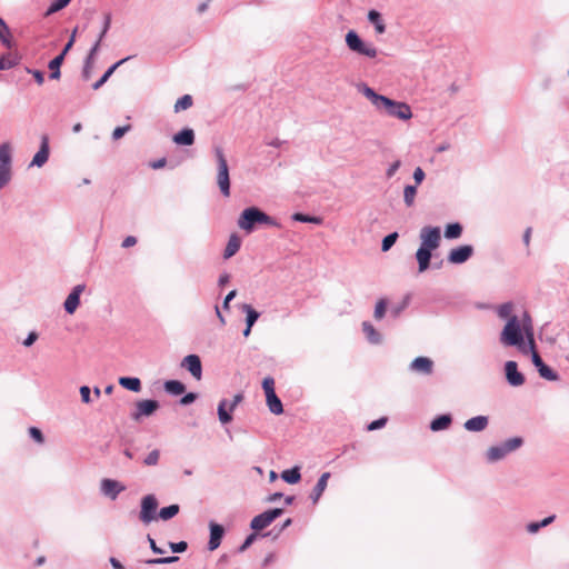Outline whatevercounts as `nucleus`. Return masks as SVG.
Wrapping results in <instances>:
<instances>
[{
    "label": "nucleus",
    "instance_id": "e433bc0d",
    "mask_svg": "<svg viewBox=\"0 0 569 569\" xmlns=\"http://www.w3.org/2000/svg\"><path fill=\"white\" fill-rule=\"evenodd\" d=\"M462 233V227L460 223H450L445 230V237L448 239H457Z\"/></svg>",
    "mask_w": 569,
    "mask_h": 569
},
{
    "label": "nucleus",
    "instance_id": "ddd939ff",
    "mask_svg": "<svg viewBox=\"0 0 569 569\" xmlns=\"http://www.w3.org/2000/svg\"><path fill=\"white\" fill-rule=\"evenodd\" d=\"M84 284H77L69 293L64 301V310L69 315H73L80 303V295L84 291Z\"/></svg>",
    "mask_w": 569,
    "mask_h": 569
},
{
    "label": "nucleus",
    "instance_id": "8fccbe9b",
    "mask_svg": "<svg viewBox=\"0 0 569 569\" xmlns=\"http://www.w3.org/2000/svg\"><path fill=\"white\" fill-rule=\"evenodd\" d=\"M11 178V168L0 166V189L4 187Z\"/></svg>",
    "mask_w": 569,
    "mask_h": 569
},
{
    "label": "nucleus",
    "instance_id": "052dcab7",
    "mask_svg": "<svg viewBox=\"0 0 569 569\" xmlns=\"http://www.w3.org/2000/svg\"><path fill=\"white\" fill-rule=\"evenodd\" d=\"M413 179H415L416 186H419L423 181L425 172L420 167L416 168V170L413 172Z\"/></svg>",
    "mask_w": 569,
    "mask_h": 569
},
{
    "label": "nucleus",
    "instance_id": "f03ea898",
    "mask_svg": "<svg viewBox=\"0 0 569 569\" xmlns=\"http://www.w3.org/2000/svg\"><path fill=\"white\" fill-rule=\"evenodd\" d=\"M361 92L377 109L385 110L391 117L401 120H409L412 117L411 109L406 102L395 101L385 96L378 94L367 86L362 87Z\"/></svg>",
    "mask_w": 569,
    "mask_h": 569
},
{
    "label": "nucleus",
    "instance_id": "4c0bfd02",
    "mask_svg": "<svg viewBox=\"0 0 569 569\" xmlns=\"http://www.w3.org/2000/svg\"><path fill=\"white\" fill-rule=\"evenodd\" d=\"M193 103L192 97L190 94H184L177 100L174 103V111L179 112L182 110L189 109Z\"/></svg>",
    "mask_w": 569,
    "mask_h": 569
},
{
    "label": "nucleus",
    "instance_id": "a211bd4d",
    "mask_svg": "<svg viewBox=\"0 0 569 569\" xmlns=\"http://www.w3.org/2000/svg\"><path fill=\"white\" fill-rule=\"evenodd\" d=\"M49 158V139L47 136H43L41 139V146L39 151L34 154L31 164L37 167H42Z\"/></svg>",
    "mask_w": 569,
    "mask_h": 569
},
{
    "label": "nucleus",
    "instance_id": "412c9836",
    "mask_svg": "<svg viewBox=\"0 0 569 569\" xmlns=\"http://www.w3.org/2000/svg\"><path fill=\"white\" fill-rule=\"evenodd\" d=\"M329 478H330V473L329 472L322 473L321 477L319 478L317 485L315 486V488H313V490H312V492L310 495V498H311L313 503L318 502V500L320 499L321 495L326 490Z\"/></svg>",
    "mask_w": 569,
    "mask_h": 569
},
{
    "label": "nucleus",
    "instance_id": "f704fd0d",
    "mask_svg": "<svg viewBox=\"0 0 569 569\" xmlns=\"http://www.w3.org/2000/svg\"><path fill=\"white\" fill-rule=\"evenodd\" d=\"M228 402L227 400H221L218 406V416L221 423L226 425L232 420V416L227 411Z\"/></svg>",
    "mask_w": 569,
    "mask_h": 569
},
{
    "label": "nucleus",
    "instance_id": "72a5a7b5",
    "mask_svg": "<svg viewBox=\"0 0 569 569\" xmlns=\"http://www.w3.org/2000/svg\"><path fill=\"white\" fill-rule=\"evenodd\" d=\"M63 62L62 56H57L54 59H52L49 63V68L51 70L50 78L58 80L61 76L60 73V66Z\"/></svg>",
    "mask_w": 569,
    "mask_h": 569
},
{
    "label": "nucleus",
    "instance_id": "b1692460",
    "mask_svg": "<svg viewBox=\"0 0 569 569\" xmlns=\"http://www.w3.org/2000/svg\"><path fill=\"white\" fill-rule=\"evenodd\" d=\"M163 387L168 393L173 396H180L186 391V386L179 380H168Z\"/></svg>",
    "mask_w": 569,
    "mask_h": 569
},
{
    "label": "nucleus",
    "instance_id": "49530a36",
    "mask_svg": "<svg viewBox=\"0 0 569 569\" xmlns=\"http://www.w3.org/2000/svg\"><path fill=\"white\" fill-rule=\"evenodd\" d=\"M513 306L511 303H503L498 309V315L502 319H510L512 316Z\"/></svg>",
    "mask_w": 569,
    "mask_h": 569
},
{
    "label": "nucleus",
    "instance_id": "6e6552de",
    "mask_svg": "<svg viewBox=\"0 0 569 569\" xmlns=\"http://www.w3.org/2000/svg\"><path fill=\"white\" fill-rule=\"evenodd\" d=\"M158 508V501L153 495H147L141 500V510L139 518L144 523L148 525L151 521L156 520V511Z\"/></svg>",
    "mask_w": 569,
    "mask_h": 569
},
{
    "label": "nucleus",
    "instance_id": "338daca9",
    "mask_svg": "<svg viewBox=\"0 0 569 569\" xmlns=\"http://www.w3.org/2000/svg\"><path fill=\"white\" fill-rule=\"evenodd\" d=\"M243 400V395L240 392V393H237L233 398V401L229 405V410L230 411H233L234 408Z\"/></svg>",
    "mask_w": 569,
    "mask_h": 569
},
{
    "label": "nucleus",
    "instance_id": "0eeeda50",
    "mask_svg": "<svg viewBox=\"0 0 569 569\" xmlns=\"http://www.w3.org/2000/svg\"><path fill=\"white\" fill-rule=\"evenodd\" d=\"M262 389L266 395V402L269 410L273 415H281L283 412V407L281 400L278 398L274 391V379L272 377H266L262 380Z\"/></svg>",
    "mask_w": 569,
    "mask_h": 569
},
{
    "label": "nucleus",
    "instance_id": "473e14b6",
    "mask_svg": "<svg viewBox=\"0 0 569 569\" xmlns=\"http://www.w3.org/2000/svg\"><path fill=\"white\" fill-rule=\"evenodd\" d=\"M282 479L288 483H297L301 476L298 467H295L292 469L284 470L281 473Z\"/></svg>",
    "mask_w": 569,
    "mask_h": 569
},
{
    "label": "nucleus",
    "instance_id": "9d476101",
    "mask_svg": "<svg viewBox=\"0 0 569 569\" xmlns=\"http://www.w3.org/2000/svg\"><path fill=\"white\" fill-rule=\"evenodd\" d=\"M527 319H528V322L527 321L523 322V330H525V333H526V337H527L528 343H529V346L527 348H528V351L530 350L532 353L533 365L537 367V369H539L540 367H542L545 365V362L542 361L541 357L539 356V353L536 350L531 319H530V317H527Z\"/></svg>",
    "mask_w": 569,
    "mask_h": 569
},
{
    "label": "nucleus",
    "instance_id": "e2e57ef3",
    "mask_svg": "<svg viewBox=\"0 0 569 569\" xmlns=\"http://www.w3.org/2000/svg\"><path fill=\"white\" fill-rule=\"evenodd\" d=\"M196 398H197L196 393L189 392L181 398L180 403L183 406H187V405L193 402L196 400Z\"/></svg>",
    "mask_w": 569,
    "mask_h": 569
},
{
    "label": "nucleus",
    "instance_id": "39448f33",
    "mask_svg": "<svg viewBox=\"0 0 569 569\" xmlns=\"http://www.w3.org/2000/svg\"><path fill=\"white\" fill-rule=\"evenodd\" d=\"M217 162H218V173H217V183L224 197L230 196V177H229V167L227 159L223 154L221 148L217 147L214 149Z\"/></svg>",
    "mask_w": 569,
    "mask_h": 569
},
{
    "label": "nucleus",
    "instance_id": "864d4df0",
    "mask_svg": "<svg viewBox=\"0 0 569 569\" xmlns=\"http://www.w3.org/2000/svg\"><path fill=\"white\" fill-rule=\"evenodd\" d=\"M160 452L159 450H152L147 458L144 459V463L147 466H156L159 461Z\"/></svg>",
    "mask_w": 569,
    "mask_h": 569
},
{
    "label": "nucleus",
    "instance_id": "2f4dec72",
    "mask_svg": "<svg viewBox=\"0 0 569 569\" xmlns=\"http://www.w3.org/2000/svg\"><path fill=\"white\" fill-rule=\"evenodd\" d=\"M11 147L9 143L0 144V166H6V168H11Z\"/></svg>",
    "mask_w": 569,
    "mask_h": 569
},
{
    "label": "nucleus",
    "instance_id": "9b49d317",
    "mask_svg": "<svg viewBox=\"0 0 569 569\" xmlns=\"http://www.w3.org/2000/svg\"><path fill=\"white\" fill-rule=\"evenodd\" d=\"M181 367L187 369L196 380H200L202 377V366L199 356L189 355L183 358Z\"/></svg>",
    "mask_w": 569,
    "mask_h": 569
},
{
    "label": "nucleus",
    "instance_id": "aec40b11",
    "mask_svg": "<svg viewBox=\"0 0 569 569\" xmlns=\"http://www.w3.org/2000/svg\"><path fill=\"white\" fill-rule=\"evenodd\" d=\"M172 140L179 146H191L194 142V132L190 128L182 129L173 136Z\"/></svg>",
    "mask_w": 569,
    "mask_h": 569
},
{
    "label": "nucleus",
    "instance_id": "c9c22d12",
    "mask_svg": "<svg viewBox=\"0 0 569 569\" xmlns=\"http://www.w3.org/2000/svg\"><path fill=\"white\" fill-rule=\"evenodd\" d=\"M242 310L246 312V322L249 325V328H252L254 322L259 318V312L256 311L250 305H243Z\"/></svg>",
    "mask_w": 569,
    "mask_h": 569
},
{
    "label": "nucleus",
    "instance_id": "393cba45",
    "mask_svg": "<svg viewBox=\"0 0 569 569\" xmlns=\"http://www.w3.org/2000/svg\"><path fill=\"white\" fill-rule=\"evenodd\" d=\"M451 425V417L449 415H442L431 421L430 428L432 431H440L448 429Z\"/></svg>",
    "mask_w": 569,
    "mask_h": 569
},
{
    "label": "nucleus",
    "instance_id": "7ed1b4c3",
    "mask_svg": "<svg viewBox=\"0 0 569 569\" xmlns=\"http://www.w3.org/2000/svg\"><path fill=\"white\" fill-rule=\"evenodd\" d=\"M527 317H529V315L525 313L521 321L518 317H511L507 321L500 336V341L505 346H516L522 353H528V348L523 341V335L526 336L523 322H528Z\"/></svg>",
    "mask_w": 569,
    "mask_h": 569
},
{
    "label": "nucleus",
    "instance_id": "680f3d73",
    "mask_svg": "<svg viewBox=\"0 0 569 569\" xmlns=\"http://www.w3.org/2000/svg\"><path fill=\"white\" fill-rule=\"evenodd\" d=\"M28 72L33 76V78H34V80L37 81L38 84H42L43 83L44 76H43V73L41 71L28 69Z\"/></svg>",
    "mask_w": 569,
    "mask_h": 569
},
{
    "label": "nucleus",
    "instance_id": "4d7b16f0",
    "mask_svg": "<svg viewBox=\"0 0 569 569\" xmlns=\"http://www.w3.org/2000/svg\"><path fill=\"white\" fill-rule=\"evenodd\" d=\"M169 547L173 552H183L187 550L188 543L186 541L170 542Z\"/></svg>",
    "mask_w": 569,
    "mask_h": 569
},
{
    "label": "nucleus",
    "instance_id": "de8ad7c7",
    "mask_svg": "<svg viewBox=\"0 0 569 569\" xmlns=\"http://www.w3.org/2000/svg\"><path fill=\"white\" fill-rule=\"evenodd\" d=\"M386 309H387V301L385 299H380L377 305H376V308H375V318L377 320H380L385 317V313H386Z\"/></svg>",
    "mask_w": 569,
    "mask_h": 569
},
{
    "label": "nucleus",
    "instance_id": "0e129e2a",
    "mask_svg": "<svg viewBox=\"0 0 569 569\" xmlns=\"http://www.w3.org/2000/svg\"><path fill=\"white\" fill-rule=\"evenodd\" d=\"M401 166V162L400 160H396L390 167L389 169L387 170V177L388 178H391L396 172L397 170L400 168Z\"/></svg>",
    "mask_w": 569,
    "mask_h": 569
},
{
    "label": "nucleus",
    "instance_id": "13d9d810",
    "mask_svg": "<svg viewBox=\"0 0 569 569\" xmlns=\"http://www.w3.org/2000/svg\"><path fill=\"white\" fill-rule=\"evenodd\" d=\"M386 423H387V418H380V419H378V420L372 421V422L368 426V430H369V431L377 430V429H379V428H382Z\"/></svg>",
    "mask_w": 569,
    "mask_h": 569
},
{
    "label": "nucleus",
    "instance_id": "4be33fe9",
    "mask_svg": "<svg viewBox=\"0 0 569 569\" xmlns=\"http://www.w3.org/2000/svg\"><path fill=\"white\" fill-rule=\"evenodd\" d=\"M488 418L485 416L473 417L465 422V428L468 431H482L488 426Z\"/></svg>",
    "mask_w": 569,
    "mask_h": 569
},
{
    "label": "nucleus",
    "instance_id": "dca6fc26",
    "mask_svg": "<svg viewBox=\"0 0 569 569\" xmlns=\"http://www.w3.org/2000/svg\"><path fill=\"white\" fill-rule=\"evenodd\" d=\"M410 369L422 375H431L433 371V361L427 357H418L410 363Z\"/></svg>",
    "mask_w": 569,
    "mask_h": 569
},
{
    "label": "nucleus",
    "instance_id": "37998d69",
    "mask_svg": "<svg viewBox=\"0 0 569 569\" xmlns=\"http://www.w3.org/2000/svg\"><path fill=\"white\" fill-rule=\"evenodd\" d=\"M70 0H52L51 6L47 10V16L52 14L69 4Z\"/></svg>",
    "mask_w": 569,
    "mask_h": 569
},
{
    "label": "nucleus",
    "instance_id": "ea45409f",
    "mask_svg": "<svg viewBox=\"0 0 569 569\" xmlns=\"http://www.w3.org/2000/svg\"><path fill=\"white\" fill-rule=\"evenodd\" d=\"M417 194V186H406L403 190V200L408 207H411L415 203V198Z\"/></svg>",
    "mask_w": 569,
    "mask_h": 569
},
{
    "label": "nucleus",
    "instance_id": "7c9ffc66",
    "mask_svg": "<svg viewBox=\"0 0 569 569\" xmlns=\"http://www.w3.org/2000/svg\"><path fill=\"white\" fill-rule=\"evenodd\" d=\"M19 62V58L17 54L8 53L0 56V70L10 69L17 66Z\"/></svg>",
    "mask_w": 569,
    "mask_h": 569
},
{
    "label": "nucleus",
    "instance_id": "c03bdc74",
    "mask_svg": "<svg viewBox=\"0 0 569 569\" xmlns=\"http://www.w3.org/2000/svg\"><path fill=\"white\" fill-rule=\"evenodd\" d=\"M0 40L6 46H10V31L6 22L0 18Z\"/></svg>",
    "mask_w": 569,
    "mask_h": 569
},
{
    "label": "nucleus",
    "instance_id": "20e7f679",
    "mask_svg": "<svg viewBox=\"0 0 569 569\" xmlns=\"http://www.w3.org/2000/svg\"><path fill=\"white\" fill-rule=\"evenodd\" d=\"M256 223H266L271 226L277 224L271 217L256 207L243 210L238 220L239 228L247 232H251Z\"/></svg>",
    "mask_w": 569,
    "mask_h": 569
},
{
    "label": "nucleus",
    "instance_id": "58836bf2",
    "mask_svg": "<svg viewBox=\"0 0 569 569\" xmlns=\"http://www.w3.org/2000/svg\"><path fill=\"white\" fill-rule=\"evenodd\" d=\"M179 509L180 508L178 505H170L168 507L160 509L159 517L162 520H169V519L173 518L179 512Z\"/></svg>",
    "mask_w": 569,
    "mask_h": 569
},
{
    "label": "nucleus",
    "instance_id": "1a4fd4ad",
    "mask_svg": "<svg viewBox=\"0 0 569 569\" xmlns=\"http://www.w3.org/2000/svg\"><path fill=\"white\" fill-rule=\"evenodd\" d=\"M282 512L283 510L279 508L264 511L251 520L250 527L256 531L262 530L281 516Z\"/></svg>",
    "mask_w": 569,
    "mask_h": 569
},
{
    "label": "nucleus",
    "instance_id": "a18cd8bd",
    "mask_svg": "<svg viewBox=\"0 0 569 569\" xmlns=\"http://www.w3.org/2000/svg\"><path fill=\"white\" fill-rule=\"evenodd\" d=\"M397 239H398L397 232H392V233L388 234L387 237H385L382 240V243H381V250L385 252L388 251L395 244Z\"/></svg>",
    "mask_w": 569,
    "mask_h": 569
},
{
    "label": "nucleus",
    "instance_id": "a19ab883",
    "mask_svg": "<svg viewBox=\"0 0 569 569\" xmlns=\"http://www.w3.org/2000/svg\"><path fill=\"white\" fill-rule=\"evenodd\" d=\"M109 27H110V16H106L103 29L99 36V39L97 40V42L94 43V46L92 47V49L90 51V56H89L90 58L98 51L101 40L104 37V34L107 33Z\"/></svg>",
    "mask_w": 569,
    "mask_h": 569
},
{
    "label": "nucleus",
    "instance_id": "2eb2a0df",
    "mask_svg": "<svg viewBox=\"0 0 569 569\" xmlns=\"http://www.w3.org/2000/svg\"><path fill=\"white\" fill-rule=\"evenodd\" d=\"M158 408L156 400H141L137 402V411L132 413V418L139 420L142 416H151Z\"/></svg>",
    "mask_w": 569,
    "mask_h": 569
},
{
    "label": "nucleus",
    "instance_id": "c756f323",
    "mask_svg": "<svg viewBox=\"0 0 569 569\" xmlns=\"http://www.w3.org/2000/svg\"><path fill=\"white\" fill-rule=\"evenodd\" d=\"M119 383L131 391L138 392L141 389V382L138 378L122 377L119 379Z\"/></svg>",
    "mask_w": 569,
    "mask_h": 569
},
{
    "label": "nucleus",
    "instance_id": "f3484780",
    "mask_svg": "<svg viewBox=\"0 0 569 569\" xmlns=\"http://www.w3.org/2000/svg\"><path fill=\"white\" fill-rule=\"evenodd\" d=\"M124 490V487L120 485V482L112 479H103L101 481V491L103 495L108 496L112 500L117 498V496Z\"/></svg>",
    "mask_w": 569,
    "mask_h": 569
},
{
    "label": "nucleus",
    "instance_id": "79ce46f5",
    "mask_svg": "<svg viewBox=\"0 0 569 569\" xmlns=\"http://www.w3.org/2000/svg\"><path fill=\"white\" fill-rule=\"evenodd\" d=\"M538 371L539 375L547 380L555 381L558 379V375L546 363L542 367H540Z\"/></svg>",
    "mask_w": 569,
    "mask_h": 569
},
{
    "label": "nucleus",
    "instance_id": "603ef678",
    "mask_svg": "<svg viewBox=\"0 0 569 569\" xmlns=\"http://www.w3.org/2000/svg\"><path fill=\"white\" fill-rule=\"evenodd\" d=\"M29 435L30 437L38 443H43L44 442V437L41 432V430L37 427H30L29 428Z\"/></svg>",
    "mask_w": 569,
    "mask_h": 569
},
{
    "label": "nucleus",
    "instance_id": "69168bd1",
    "mask_svg": "<svg viewBox=\"0 0 569 569\" xmlns=\"http://www.w3.org/2000/svg\"><path fill=\"white\" fill-rule=\"evenodd\" d=\"M256 537H257V536H256V533H251V535H249V536L246 538L244 542L241 545V547H240V549H239V550H240L241 552H242V551H244V550H246V549H247V548H248V547H249V546L254 541Z\"/></svg>",
    "mask_w": 569,
    "mask_h": 569
},
{
    "label": "nucleus",
    "instance_id": "f8f14e48",
    "mask_svg": "<svg viewBox=\"0 0 569 569\" xmlns=\"http://www.w3.org/2000/svg\"><path fill=\"white\" fill-rule=\"evenodd\" d=\"M472 246L465 244L452 249L448 254V261L455 264L463 263L472 256Z\"/></svg>",
    "mask_w": 569,
    "mask_h": 569
},
{
    "label": "nucleus",
    "instance_id": "f257e3e1",
    "mask_svg": "<svg viewBox=\"0 0 569 569\" xmlns=\"http://www.w3.org/2000/svg\"><path fill=\"white\" fill-rule=\"evenodd\" d=\"M421 244L416 252V259L419 266V272H425L430 266L432 251L438 249L441 242V231L439 227L426 226L420 230Z\"/></svg>",
    "mask_w": 569,
    "mask_h": 569
},
{
    "label": "nucleus",
    "instance_id": "5fc2aeb1",
    "mask_svg": "<svg viewBox=\"0 0 569 569\" xmlns=\"http://www.w3.org/2000/svg\"><path fill=\"white\" fill-rule=\"evenodd\" d=\"M131 129L130 124H126L122 127H117L112 132L113 140L121 139L129 130Z\"/></svg>",
    "mask_w": 569,
    "mask_h": 569
},
{
    "label": "nucleus",
    "instance_id": "4468645a",
    "mask_svg": "<svg viewBox=\"0 0 569 569\" xmlns=\"http://www.w3.org/2000/svg\"><path fill=\"white\" fill-rule=\"evenodd\" d=\"M506 378L513 387H519L525 383V377L518 371L517 362L507 361L505 365Z\"/></svg>",
    "mask_w": 569,
    "mask_h": 569
},
{
    "label": "nucleus",
    "instance_id": "6e6d98bb",
    "mask_svg": "<svg viewBox=\"0 0 569 569\" xmlns=\"http://www.w3.org/2000/svg\"><path fill=\"white\" fill-rule=\"evenodd\" d=\"M293 219L297 221H301V222H312V223H320V221H321L317 217L305 216L302 213H296L293 216Z\"/></svg>",
    "mask_w": 569,
    "mask_h": 569
},
{
    "label": "nucleus",
    "instance_id": "6ab92c4d",
    "mask_svg": "<svg viewBox=\"0 0 569 569\" xmlns=\"http://www.w3.org/2000/svg\"><path fill=\"white\" fill-rule=\"evenodd\" d=\"M223 528L220 525L211 523L210 526V540L208 543L209 550H216L221 542L223 536Z\"/></svg>",
    "mask_w": 569,
    "mask_h": 569
},
{
    "label": "nucleus",
    "instance_id": "cd10ccee",
    "mask_svg": "<svg viewBox=\"0 0 569 569\" xmlns=\"http://www.w3.org/2000/svg\"><path fill=\"white\" fill-rule=\"evenodd\" d=\"M368 19L371 23L375 24L376 31L378 33H383L386 31V26L381 20V16L376 10H370L368 13Z\"/></svg>",
    "mask_w": 569,
    "mask_h": 569
},
{
    "label": "nucleus",
    "instance_id": "774afa93",
    "mask_svg": "<svg viewBox=\"0 0 569 569\" xmlns=\"http://www.w3.org/2000/svg\"><path fill=\"white\" fill-rule=\"evenodd\" d=\"M137 243V238L133 237V236H128L127 238H124V240L122 241V247L123 248H130V247H133L134 244Z\"/></svg>",
    "mask_w": 569,
    "mask_h": 569
},
{
    "label": "nucleus",
    "instance_id": "bb28decb",
    "mask_svg": "<svg viewBox=\"0 0 569 569\" xmlns=\"http://www.w3.org/2000/svg\"><path fill=\"white\" fill-rule=\"evenodd\" d=\"M362 330L370 342H372V343L380 342L381 337L370 322L365 321L362 323Z\"/></svg>",
    "mask_w": 569,
    "mask_h": 569
},
{
    "label": "nucleus",
    "instance_id": "c85d7f7f",
    "mask_svg": "<svg viewBox=\"0 0 569 569\" xmlns=\"http://www.w3.org/2000/svg\"><path fill=\"white\" fill-rule=\"evenodd\" d=\"M507 453H508V451L506 450L503 445L497 446V447H491L487 451V458L489 461H497V460L502 459Z\"/></svg>",
    "mask_w": 569,
    "mask_h": 569
},
{
    "label": "nucleus",
    "instance_id": "5701e85b",
    "mask_svg": "<svg viewBox=\"0 0 569 569\" xmlns=\"http://www.w3.org/2000/svg\"><path fill=\"white\" fill-rule=\"evenodd\" d=\"M240 246H241V239L234 233L231 234L229 238V241L227 243V247L224 249L223 258L229 259L232 256H234L239 251Z\"/></svg>",
    "mask_w": 569,
    "mask_h": 569
},
{
    "label": "nucleus",
    "instance_id": "a878e982",
    "mask_svg": "<svg viewBox=\"0 0 569 569\" xmlns=\"http://www.w3.org/2000/svg\"><path fill=\"white\" fill-rule=\"evenodd\" d=\"M128 58H124L118 62H116L114 64H112L106 72L97 81L93 83L92 88L93 90H98L99 88H101L107 81L108 79L112 76V73L116 71V69L122 64L124 61H127Z\"/></svg>",
    "mask_w": 569,
    "mask_h": 569
},
{
    "label": "nucleus",
    "instance_id": "09e8293b",
    "mask_svg": "<svg viewBox=\"0 0 569 569\" xmlns=\"http://www.w3.org/2000/svg\"><path fill=\"white\" fill-rule=\"evenodd\" d=\"M178 560H179V557L171 556V557H164V558L149 559L146 562L148 565H167V563H173Z\"/></svg>",
    "mask_w": 569,
    "mask_h": 569
},
{
    "label": "nucleus",
    "instance_id": "423d86ee",
    "mask_svg": "<svg viewBox=\"0 0 569 569\" xmlns=\"http://www.w3.org/2000/svg\"><path fill=\"white\" fill-rule=\"evenodd\" d=\"M346 43L348 48L357 52L359 54L366 56L368 58H376L378 54V50L370 43H366L360 39V37L353 30H350L346 34Z\"/></svg>",
    "mask_w": 569,
    "mask_h": 569
},
{
    "label": "nucleus",
    "instance_id": "bf43d9fd",
    "mask_svg": "<svg viewBox=\"0 0 569 569\" xmlns=\"http://www.w3.org/2000/svg\"><path fill=\"white\" fill-rule=\"evenodd\" d=\"M90 388L88 386H82L80 388V396H81V400L84 402V403H89L91 401L90 399Z\"/></svg>",
    "mask_w": 569,
    "mask_h": 569
},
{
    "label": "nucleus",
    "instance_id": "3c124183",
    "mask_svg": "<svg viewBox=\"0 0 569 569\" xmlns=\"http://www.w3.org/2000/svg\"><path fill=\"white\" fill-rule=\"evenodd\" d=\"M522 443V439L521 438H511L509 440H507L503 446L506 448V450L509 452L516 450L517 448H519Z\"/></svg>",
    "mask_w": 569,
    "mask_h": 569
}]
</instances>
